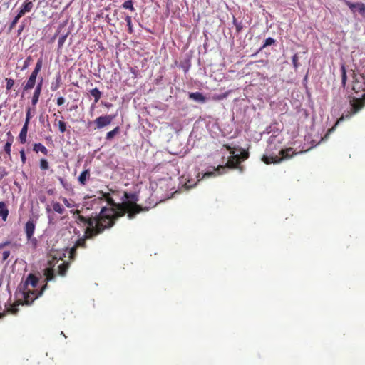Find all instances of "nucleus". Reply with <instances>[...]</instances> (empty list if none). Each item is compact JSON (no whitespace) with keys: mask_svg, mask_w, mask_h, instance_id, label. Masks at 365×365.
Wrapping results in <instances>:
<instances>
[{"mask_svg":"<svg viewBox=\"0 0 365 365\" xmlns=\"http://www.w3.org/2000/svg\"><path fill=\"white\" fill-rule=\"evenodd\" d=\"M22 9L26 11V13L31 11V10L33 9L32 1H29V2L25 3L22 6Z\"/></svg>","mask_w":365,"mask_h":365,"instance_id":"72a5a7b5","label":"nucleus"},{"mask_svg":"<svg viewBox=\"0 0 365 365\" xmlns=\"http://www.w3.org/2000/svg\"><path fill=\"white\" fill-rule=\"evenodd\" d=\"M69 262H63L62 264H61L58 267V273L59 275L63 277L66 274V272L69 268Z\"/></svg>","mask_w":365,"mask_h":365,"instance_id":"6ab92c4d","label":"nucleus"},{"mask_svg":"<svg viewBox=\"0 0 365 365\" xmlns=\"http://www.w3.org/2000/svg\"><path fill=\"white\" fill-rule=\"evenodd\" d=\"M6 90L9 91V90L11 89L12 87L14 86V81L11 78H6Z\"/></svg>","mask_w":365,"mask_h":365,"instance_id":"ea45409f","label":"nucleus"},{"mask_svg":"<svg viewBox=\"0 0 365 365\" xmlns=\"http://www.w3.org/2000/svg\"><path fill=\"white\" fill-rule=\"evenodd\" d=\"M9 244H10V242H9V241H6V242H5L4 243H1L0 244V249H2L4 247H5L6 245H8Z\"/></svg>","mask_w":365,"mask_h":365,"instance_id":"6e6d98bb","label":"nucleus"},{"mask_svg":"<svg viewBox=\"0 0 365 365\" xmlns=\"http://www.w3.org/2000/svg\"><path fill=\"white\" fill-rule=\"evenodd\" d=\"M31 112V108H27V109H26V120H25V123H24L29 124L30 120H31V118L32 117Z\"/></svg>","mask_w":365,"mask_h":365,"instance_id":"58836bf2","label":"nucleus"},{"mask_svg":"<svg viewBox=\"0 0 365 365\" xmlns=\"http://www.w3.org/2000/svg\"><path fill=\"white\" fill-rule=\"evenodd\" d=\"M20 156H21V160L23 164H24L26 163V154H25V152L24 150H21L20 151Z\"/></svg>","mask_w":365,"mask_h":365,"instance_id":"49530a36","label":"nucleus"},{"mask_svg":"<svg viewBox=\"0 0 365 365\" xmlns=\"http://www.w3.org/2000/svg\"><path fill=\"white\" fill-rule=\"evenodd\" d=\"M61 200L63 202V204L68 208L74 207L76 206L75 202L72 200H68L66 197H61Z\"/></svg>","mask_w":365,"mask_h":365,"instance_id":"cd10ccee","label":"nucleus"},{"mask_svg":"<svg viewBox=\"0 0 365 365\" xmlns=\"http://www.w3.org/2000/svg\"><path fill=\"white\" fill-rule=\"evenodd\" d=\"M38 74V71H33L31 75L29 76V78H31L32 79H34L36 81L37 76Z\"/></svg>","mask_w":365,"mask_h":365,"instance_id":"8fccbe9b","label":"nucleus"},{"mask_svg":"<svg viewBox=\"0 0 365 365\" xmlns=\"http://www.w3.org/2000/svg\"><path fill=\"white\" fill-rule=\"evenodd\" d=\"M346 5L353 11H354L355 9H357L361 16H365V4L364 3H351L346 1Z\"/></svg>","mask_w":365,"mask_h":365,"instance_id":"0eeeda50","label":"nucleus"},{"mask_svg":"<svg viewBox=\"0 0 365 365\" xmlns=\"http://www.w3.org/2000/svg\"><path fill=\"white\" fill-rule=\"evenodd\" d=\"M62 120H57V118L55 119L54 125H58V130L60 133H64L66 131L67 128V124L63 120V117L61 116Z\"/></svg>","mask_w":365,"mask_h":365,"instance_id":"a211bd4d","label":"nucleus"},{"mask_svg":"<svg viewBox=\"0 0 365 365\" xmlns=\"http://www.w3.org/2000/svg\"><path fill=\"white\" fill-rule=\"evenodd\" d=\"M33 150L36 153L41 152L44 155L48 154V149L41 143H35L33 147Z\"/></svg>","mask_w":365,"mask_h":365,"instance_id":"412c9836","label":"nucleus"},{"mask_svg":"<svg viewBox=\"0 0 365 365\" xmlns=\"http://www.w3.org/2000/svg\"><path fill=\"white\" fill-rule=\"evenodd\" d=\"M36 82V81L29 77L28 80L26 81V83L24 86V88H23L24 91H28V90H30V89H32L33 88H34Z\"/></svg>","mask_w":365,"mask_h":365,"instance_id":"393cba45","label":"nucleus"},{"mask_svg":"<svg viewBox=\"0 0 365 365\" xmlns=\"http://www.w3.org/2000/svg\"><path fill=\"white\" fill-rule=\"evenodd\" d=\"M220 170H225V167H224L222 165H218L217 169H214L213 171H207V172H205V173H203L200 178V173H198V175H197V178H198L197 181H200L201 180H202L205 178H210V177L217 176V175L221 174Z\"/></svg>","mask_w":365,"mask_h":365,"instance_id":"6e6552de","label":"nucleus"},{"mask_svg":"<svg viewBox=\"0 0 365 365\" xmlns=\"http://www.w3.org/2000/svg\"><path fill=\"white\" fill-rule=\"evenodd\" d=\"M80 212L81 211L79 210H71V213L76 216V217L80 215Z\"/></svg>","mask_w":365,"mask_h":365,"instance_id":"5fc2aeb1","label":"nucleus"},{"mask_svg":"<svg viewBox=\"0 0 365 365\" xmlns=\"http://www.w3.org/2000/svg\"><path fill=\"white\" fill-rule=\"evenodd\" d=\"M77 220L81 223L87 225L86 229L93 228V225L96 222L94 217H86L81 215H78L77 217Z\"/></svg>","mask_w":365,"mask_h":365,"instance_id":"1a4fd4ad","label":"nucleus"},{"mask_svg":"<svg viewBox=\"0 0 365 365\" xmlns=\"http://www.w3.org/2000/svg\"><path fill=\"white\" fill-rule=\"evenodd\" d=\"M225 97H226V95H223L222 96L219 97V98H218V99H219V100H221V99H222V98H225Z\"/></svg>","mask_w":365,"mask_h":365,"instance_id":"bf43d9fd","label":"nucleus"},{"mask_svg":"<svg viewBox=\"0 0 365 365\" xmlns=\"http://www.w3.org/2000/svg\"><path fill=\"white\" fill-rule=\"evenodd\" d=\"M125 21H126L127 26L128 27V32L130 34H132L133 32V29L131 17L130 16H126Z\"/></svg>","mask_w":365,"mask_h":365,"instance_id":"473e14b6","label":"nucleus"},{"mask_svg":"<svg viewBox=\"0 0 365 365\" xmlns=\"http://www.w3.org/2000/svg\"><path fill=\"white\" fill-rule=\"evenodd\" d=\"M41 96V93L34 91L33 93V96L31 98V104L35 108L36 105L38 103L39 97Z\"/></svg>","mask_w":365,"mask_h":365,"instance_id":"bb28decb","label":"nucleus"},{"mask_svg":"<svg viewBox=\"0 0 365 365\" xmlns=\"http://www.w3.org/2000/svg\"><path fill=\"white\" fill-rule=\"evenodd\" d=\"M24 27H25V25L24 24H21L19 26L18 30H17V35L18 36H20L21 34L22 33L23 30L24 29Z\"/></svg>","mask_w":365,"mask_h":365,"instance_id":"603ef678","label":"nucleus"},{"mask_svg":"<svg viewBox=\"0 0 365 365\" xmlns=\"http://www.w3.org/2000/svg\"><path fill=\"white\" fill-rule=\"evenodd\" d=\"M61 76L60 73H58V75L56 77L55 81H53L51 84V90L53 91H55L58 90L61 86Z\"/></svg>","mask_w":365,"mask_h":365,"instance_id":"aec40b11","label":"nucleus"},{"mask_svg":"<svg viewBox=\"0 0 365 365\" xmlns=\"http://www.w3.org/2000/svg\"><path fill=\"white\" fill-rule=\"evenodd\" d=\"M122 7L125 9H129L132 11H133L135 10V8L133 7V1L132 0H127L125 1L123 4H122Z\"/></svg>","mask_w":365,"mask_h":365,"instance_id":"c85d7f7f","label":"nucleus"},{"mask_svg":"<svg viewBox=\"0 0 365 365\" xmlns=\"http://www.w3.org/2000/svg\"><path fill=\"white\" fill-rule=\"evenodd\" d=\"M31 60H32V58H31V56H28L26 58V60L24 61V65H23L22 70H24V69L27 68L29 66Z\"/></svg>","mask_w":365,"mask_h":365,"instance_id":"79ce46f5","label":"nucleus"},{"mask_svg":"<svg viewBox=\"0 0 365 365\" xmlns=\"http://www.w3.org/2000/svg\"><path fill=\"white\" fill-rule=\"evenodd\" d=\"M120 133V128L118 126L115 127L113 130L109 131L106 134V140H112L117 134Z\"/></svg>","mask_w":365,"mask_h":365,"instance_id":"a878e982","label":"nucleus"},{"mask_svg":"<svg viewBox=\"0 0 365 365\" xmlns=\"http://www.w3.org/2000/svg\"><path fill=\"white\" fill-rule=\"evenodd\" d=\"M26 14V11L21 8L17 15L16 16V17H18L19 19H20L21 17H22L24 14Z\"/></svg>","mask_w":365,"mask_h":365,"instance_id":"3c124183","label":"nucleus"},{"mask_svg":"<svg viewBox=\"0 0 365 365\" xmlns=\"http://www.w3.org/2000/svg\"><path fill=\"white\" fill-rule=\"evenodd\" d=\"M240 163V157L238 155L230 157L227 163V167L230 168H237Z\"/></svg>","mask_w":365,"mask_h":365,"instance_id":"f8f14e48","label":"nucleus"},{"mask_svg":"<svg viewBox=\"0 0 365 365\" xmlns=\"http://www.w3.org/2000/svg\"><path fill=\"white\" fill-rule=\"evenodd\" d=\"M186 186L188 187V188H191L193 187V185L192 184H190V181H188L187 183H185Z\"/></svg>","mask_w":365,"mask_h":365,"instance_id":"4d7b16f0","label":"nucleus"},{"mask_svg":"<svg viewBox=\"0 0 365 365\" xmlns=\"http://www.w3.org/2000/svg\"><path fill=\"white\" fill-rule=\"evenodd\" d=\"M38 278L35 276L34 274H29L25 281V285L27 286L29 284L31 285L33 288H35L38 283Z\"/></svg>","mask_w":365,"mask_h":365,"instance_id":"4468645a","label":"nucleus"},{"mask_svg":"<svg viewBox=\"0 0 365 365\" xmlns=\"http://www.w3.org/2000/svg\"><path fill=\"white\" fill-rule=\"evenodd\" d=\"M102 196L105 199V200L107 202V203L111 206L109 209L113 210L114 212H117V205L118 203H116L114 200L111 197L110 192H102Z\"/></svg>","mask_w":365,"mask_h":365,"instance_id":"9b49d317","label":"nucleus"},{"mask_svg":"<svg viewBox=\"0 0 365 365\" xmlns=\"http://www.w3.org/2000/svg\"><path fill=\"white\" fill-rule=\"evenodd\" d=\"M58 180L60 182V183L61 184V185L67 190H68L71 187L70 185L66 182L63 178L61 177H58Z\"/></svg>","mask_w":365,"mask_h":365,"instance_id":"a19ab883","label":"nucleus"},{"mask_svg":"<svg viewBox=\"0 0 365 365\" xmlns=\"http://www.w3.org/2000/svg\"><path fill=\"white\" fill-rule=\"evenodd\" d=\"M19 19L16 16L14 17L13 21L11 22V24L9 26L8 31L11 32V30L16 26V24L18 23Z\"/></svg>","mask_w":365,"mask_h":365,"instance_id":"c9c22d12","label":"nucleus"},{"mask_svg":"<svg viewBox=\"0 0 365 365\" xmlns=\"http://www.w3.org/2000/svg\"><path fill=\"white\" fill-rule=\"evenodd\" d=\"M91 173L89 169L84 170L78 176V180L81 185L83 186L86 182L90 179Z\"/></svg>","mask_w":365,"mask_h":365,"instance_id":"ddd939ff","label":"nucleus"},{"mask_svg":"<svg viewBox=\"0 0 365 365\" xmlns=\"http://www.w3.org/2000/svg\"><path fill=\"white\" fill-rule=\"evenodd\" d=\"M42 87H43V79H41L36 85V88H35V90L34 91H37V92H39V93H41V90H42Z\"/></svg>","mask_w":365,"mask_h":365,"instance_id":"a18cd8bd","label":"nucleus"},{"mask_svg":"<svg viewBox=\"0 0 365 365\" xmlns=\"http://www.w3.org/2000/svg\"><path fill=\"white\" fill-rule=\"evenodd\" d=\"M275 43V40L271 37L269 38H267L265 41H264V43L263 44V46L260 48L259 51L262 50L263 48H264L265 47L268 46H271L272 44H274Z\"/></svg>","mask_w":365,"mask_h":365,"instance_id":"c756f323","label":"nucleus"},{"mask_svg":"<svg viewBox=\"0 0 365 365\" xmlns=\"http://www.w3.org/2000/svg\"><path fill=\"white\" fill-rule=\"evenodd\" d=\"M35 228L36 225L32 220H29L26 222L25 225V232L28 240H31L34 235Z\"/></svg>","mask_w":365,"mask_h":365,"instance_id":"9d476101","label":"nucleus"},{"mask_svg":"<svg viewBox=\"0 0 365 365\" xmlns=\"http://www.w3.org/2000/svg\"><path fill=\"white\" fill-rule=\"evenodd\" d=\"M48 193L49 195H52V194L53 193V190H48Z\"/></svg>","mask_w":365,"mask_h":365,"instance_id":"13d9d810","label":"nucleus"},{"mask_svg":"<svg viewBox=\"0 0 365 365\" xmlns=\"http://www.w3.org/2000/svg\"><path fill=\"white\" fill-rule=\"evenodd\" d=\"M46 210H47V212H50V211H51V209H50L49 207H47V208H46Z\"/></svg>","mask_w":365,"mask_h":365,"instance_id":"e2e57ef3","label":"nucleus"},{"mask_svg":"<svg viewBox=\"0 0 365 365\" xmlns=\"http://www.w3.org/2000/svg\"><path fill=\"white\" fill-rule=\"evenodd\" d=\"M298 153H295L292 148H288L286 149H282L279 151V154L281 157L279 156H267L264 155L262 158V161L266 164L270 163H278L281 162L283 159H289L297 155Z\"/></svg>","mask_w":365,"mask_h":365,"instance_id":"7ed1b4c3","label":"nucleus"},{"mask_svg":"<svg viewBox=\"0 0 365 365\" xmlns=\"http://www.w3.org/2000/svg\"><path fill=\"white\" fill-rule=\"evenodd\" d=\"M227 150L230 149V147L229 145H225Z\"/></svg>","mask_w":365,"mask_h":365,"instance_id":"680f3d73","label":"nucleus"},{"mask_svg":"<svg viewBox=\"0 0 365 365\" xmlns=\"http://www.w3.org/2000/svg\"><path fill=\"white\" fill-rule=\"evenodd\" d=\"M42 66H43V60H42V58H39L36 63L34 71H38L39 73L40 71L41 70Z\"/></svg>","mask_w":365,"mask_h":365,"instance_id":"4c0bfd02","label":"nucleus"},{"mask_svg":"<svg viewBox=\"0 0 365 365\" xmlns=\"http://www.w3.org/2000/svg\"><path fill=\"white\" fill-rule=\"evenodd\" d=\"M90 93L94 98L95 103H97L100 100L102 94L98 88L91 89Z\"/></svg>","mask_w":365,"mask_h":365,"instance_id":"b1692460","label":"nucleus"},{"mask_svg":"<svg viewBox=\"0 0 365 365\" xmlns=\"http://www.w3.org/2000/svg\"><path fill=\"white\" fill-rule=\"evenodd\" d=\"M11 145H12V140H11L10 141H7L4 145V151L9 155H10V154H11Z\"/></svg>","mask_w":365,"mask_h":365,"instance_id":"f704fd0d","label":"nucleus"},{"mask_svg":"<svg viewBox=\"0 0 365 365\" xmlns=\"http://www.w3.org/2000/svg\"><path fill=\"white\" fill-rule=\"evenodd\" d=\"M118 214L113 210L103 207L99 215L94 217L96 222L93 225V228L86 229V237H94L106 229L113 227L115 221L122 217L118 216Z\"/></svg>","mask_w":365,"mask_h":365,"instance_id":"f257e3e1","label":"nucleus"},{"mask_svg":"<svg viewBox=\"0 0 365 365\" xmlns=\"http://www.w3.org/2000/svg\"><path fill=\"white\" fill-rule=\"evenodd\" d=\"M39 165H40L41 170H46L49 168L48 163L47 160H46L44 158H42L40 160Z\"/></svg>","mask_w":365,"mask_h":365,"instance_id":"7c9ffc66","label":"nucleus"},{"mask_svg":"<svg viewBox=\"0 0 365 365\" xmlns=\"http://www.w3.org/2000/svg\"><path fill=\"white\" fill-rule=\"evenodd\" d=\"M51 205L53 211L58 214L61 215L65 212V209L63 205L57 201H52Z\"/></svg>","mask_w":365,"mask_h":365,"instance_id":"4be33fe9","label":"nucleus"},{"mask_svg":"<svg viewBox=\"0 0 365 365\" xmlns=\"http://www.w3.org/2000/svg\"><path fill=\"white\" fill-rule=\"evenodd\" d=\"M10 255V251L6 250L3 252L2 260L5 261L8 259Z\"/></svg>","mask_w":365,"mask_h":365,"instance_id":"de8ad7c7","label":"nucleus"},{"mask_svg":"<svg viewBox=\"0 0 365 365\" xmlns=\"http://www.w3.org/2000/svg\"><path fill=\"white\" fill-rule=\"evenodd\" d=\"M9 215V210L4 202H0V217L4 221L7 220Z\"/></svg>","mask_w":365,"mask_h":365,"instance_id":"f3484780","label":"nucleus"},{"mask_svg":"<svg viewBox=\"0 0 365 365\" xmlns=\"http://www.w3.org/2000/svg\"><path fill=\"white\" fill-rule=\"evenodd\" d=\"M292 63H293V66L295 70H297V68H299V56H298V54L297 53H295L292 58Z\"/></svg>","mask_w":365,"mask_h":365,"instance_id":"2f4dec72","label":"nucleus"},{"mask_svg":"<svg viewBox=\"0 0 365 365\" xmlns=\"http://www.w3.org/2000/svg\"><path fill=\"white\" fill-rule=\"evenodd\" d=\"M65 103V98L63 97H58L57 98V105L61 106Z\"/></svg>","mask_w":365,"mask_h":365,"instance_id":"09e8293b","label":"nucleus"},{"mask_svg":"<svg viewBox=\"0 0 365 365\" xmlns=\"http://www.w3.org/2000/svg\"><path fill=\"white\" fill-rule=\"evenodd\" d=\"M86 230L84 231V235L83 237L78 239L75 245H73V247L71 249L70 252H69V258L72 260H73L76 257V250L78 247H83V248H86V240L87 239H92L93 237H86Z\"/></svg>","mask_w":365,"mask_h":365,"instance_id":"39448f33","label":"nucleus"},{"mask_svg":"<svg viewBox=\"0 0 365 365\" xmlns=\"http://www.w3.org/2000/svg\"><path fill=\"white\" fill-rule=\"evenodd\" d=\"M234 24H235V26H236L237 31V32L240 31H241V29H242V26H241V24H237V23H236V20H235V19L234 20Z\"/></svg>","mask_w":365,"mask_h":365,"instance_id":"864d4df0","label":"nucleus"},{"mask_svg":"<svg viewBox=\"0 0 365 365\" xmlns=\"http://www.w3.org/2000/svg\"><path fill=\"white\" fill-rule=\"evenodd\" d=\"M47 287V284H45L39 291L32 290L24 292V297L25 303L28 305L31 304L36 299H37L38 297H41L43 294V292L46 290Z\"/></svg>","mask_w":365,"mask_h":365,"instance_id":"20e7f679","label":"nucleus"},{"mask_svg":"<svg viewBox=\"0 0 365 365\" xmlns=\"http://www.w3.org/2000/svg\"><path fill=\"white\" fill-rule=\"evenodd\" d=\"M114 118L115 115H106L96 118L94 123L96 125V128L101 129L103 127L110 125Z\"/></svg>","mask_w":365,"mask_h":365,"instance_id":"423d86ee","label":"nucleus"},{"mask_svg":"<svg viewBox=\"0 0 365 365\" xmlns=\"http://www.w3.org/2000/svg\"><path fill=\"white\" fill-rule=\"evenodd\" d=\"M189 98L202 103L206 101V98L200 92L190 93L189 94Z\"/></svg>","mask_w":365,"mask_h":365,"instance_id":"dca6fc26","label":"nucleus"},{"mask_svg":"<svg viewBox=\"0 0 365 365\" xmlns=\"http://www.w3.org/2000/svg\"><path fill=\"white\" fill-rule=\"evenodd\" d=\"M121 200L122 202L117 205L118 216H124L127 214L128 217L132 220L140 212L148 210L146 207L143 208L137 204L138 196L136 193L124 192Z\"/></svg>","mask_w":365,"mask_h":365,"instance_id":"f03ea898","label":"nucleus"},{"mask_svg":"<svg viewBox=\"0 0 365 365\" xmlns=\"http://www.w3.org/2000/svg\"><path fill=\"white\" fill-rule=\"evenodd\" d=\"M44 275L46 277V283L47 284V282L53 280L55 277V273L54 270L52 268H47L44 271Z\"/></svg>","mask_w":365,"mask_h":365,"instance_id":"5701e85b","label":"nucleus"},{"mask_svg":"<svg viewBox=\"0 0 365 365\" xmlns=\"http://www.w3.org/2000/svg\"><path fill=\"white\" fill-rule=\"evenodd\" d=\"M341 77H342V84L344 86L346 81V73L344 65H342L341 67Z\"/></svg>","mask_w":365,"mask_h":365,"instance_id":"e433bc0d","label":"nucleus"},{"mask_svg":"<svg viewBox=\"0 0 365 365\" xmlns=\"http://www.w3.org/2000/svg\"><path fill=\"white\" fill-rule=\"evenodd\" d=\"M8 175V172L4 167H0V179Z\"/></svg>","mask_w":365,"mask_h":365,"instance_id":"c03bdc74","label":"nucleus"},{"mask_svg":"<svg viewBox=\"0 0 365 365\" xmlns=\"http://www.w3.org/2000/svg\"><path fill=\"white\" fill-rule=\"evenodd\" d=\"M110 192H111L112 193H115V192L114 190H113L112 189H109Z\"/></svg>","mask_w":365,"mask_h":365,"instance_id":"052dcab7","label":"nucleus"},{"mask_svg":"<svg viewBox=\"0 0 365 365\" xmlns=\"http://www.w3.org/2000/svg\"><path fill=\"white\" fill-rule=\"evenodd\" d=\"M67 36H68V35L66 34V35L62 36L61 37L59 38V39L58 41V47L63 46V45L64 44L65 41H66Z\"/></svg>","mask_w":365,"mask_h":365,"instance_id":"37998d69","label":"nucleus"},{"mask_svg":"<svg viewBox=\"0 0 365 365\" xmlns=\"http://www.w3.org/2000/svg\"><path fill=\"white\" fill-rule=\"evenodd\" d=\"M29 124L24 123L19 135L21 143L24 144L26 142Z\"/></svg>","mask_w":365,"mask_h":365,"instance_id":"2eb2a0df","label":"nucleus"}]
</instances>
